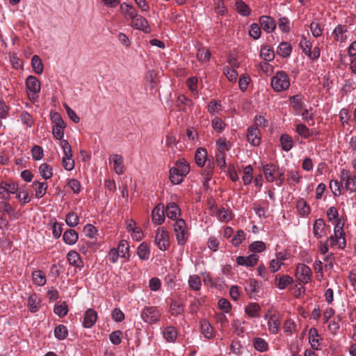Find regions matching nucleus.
<instances>
[{
	"mask_svg": "<svg viewBox=\"0 0 356 356\" xmlns=\"http://www.w3.org/2000/svg\"><path fill=\"white\" fill-rule=\"evenodd\" d=\"M66 224L70 227H74L79 224V216L74 212L69 213L65 218Z\"/></svg>",
	"mask_w": 356,
	"mask_h": 356,
	"instance_id": "55",
	"label": "nucleus"
},
{
	"mask_svg": "<svg viewBox=\"0 0 356 356\" xmlns=\"http://www.w3.org/2000/svg\"><path fill=\"white\" fill-rule=\"evenodd\" d=\"M261 26L257 23H252L250 26L249 35L250 37L254 38V40H257L261 36Z\"/></svg>",
	"mask_w": 356,
	"mask_h": 356,
	"instance_id": "57",
	"label": "nucleus"
},
{
	"mask_svg": "<svg viewBox=\"0 0 356 356\" xmlns=\"http://www.w3.org/2000/svg\"><path fill=\"white\" fill-rule=\"evenodd\" d=\"M154 242L162 251L166 250L170 245L168 232L163 227H159L155 234Z\"/></svg>",
	"mask_w": 356,
	"mask_h": 356,
	"instance_id": "5",
	"label": "nucleus"
},
{
	"mask_svg": "<svg viewBox=\"0 0 356 356\" xmlns=\"http://www.w3.org/2000/svg\"><path fill=\"white\" fill-rule=\"evenodd\" d=\"M97 312L92 308L88 309L83 314V327L86 328L92 327L97 321Z\"/></svg>",
	"mask_w": 356,
	"mask_h": 356,
	"instance_id": "15",
	"label": "nucleus"
},
{
	"mask_svg": "<svg viewBox=\"0 0 356 356\" xmlns=\"http://www.w3.org/2000/svg\"><path fill=\"white\" fill-rule=\"evenodd\" d=\"M347 31L346 26L338 25L333 31L332 34L334 39L337 41L343 42L346 40L344 33Z\"/></svg>",
	"mask_w": 356,
	"mask_h": 356,
	"instance_id": "36",
	"label": "nucleus"
},
{
	"mask_svg": "<svg viewBox=\"0 0 356 356\" xmlns=\"http://www.w3.org/2000/svg\"><path fill=\"white\" fill-rule=\"evenodd\" d=\"M18 191V185L15 182L1 181L0 184V196L3 200H8L11 194Z\"/></svg>",
	"mask_w": 356,
	"mask_h": 356,
	"instance_id": "8",
	"label": "nucleus"
},
{
	"mask_svg": "<svg viewBox=\"0 0 356 356\" xmlns=\"http://www.w3.org/2000/svg\"><path fill=\"white\" fill-rule=\"evenodd\" d=\"M129 244L126 241H121L116 249L121 257L129 256Z\"/></svg>",
	"mask_w": 356,
	"mask_h": 356,
	"instance_id": "59",
	"label": "nucleus"
},
{
	"mask_svg": "<svg viewBox=\"0 0 356 356\" xmlns=\"http://www.w3.org/2000/svg\"><path fill=\"white\" fill-rule=\"evenodd\" d=\"M149 248L145 243H142L138 248L137 254L142 260H147L149 257Z\"/></svg>",
	"mask_w": 356,
	"mask_h": 356,
	"instance_id": "43",
	"label": "nucleus"
},
{
	"mask_svg": "<svg viewBox=\"0 0 356 356\" xmlns=\"http://www.w3.org/2000/svg\"><path fill=\"white\" fill-rule=\"evenodd\" d=\"M65 127H66L65 124H64L63 125L59 124V125H54L53 126L52 131H53L54 137L56 139L59 140L60 142L61 141V140H64L63 139L64 129Z\"/></svg>",
	"mask_w": 356,
	"mask_h": 356,
	"instance_id": "52",
	"label": "nucleus"
},
{
	"mask_svg": "<svg viewBox=\"0 0 356 356\" xmlns=\"http://www.w3.org/2000/svg\"><path fill=\"white\" fill-rule=\"evenodd\" d=\"M108 161L110 163L113 164V170L116 174L120 175L124 173L125 167L124 165V160L122 155L118 154H113L110 155Z\"/></svg>",
	"mask_w": 356,
	"mask_h": 356,
	"instance_id": "12",
	"label": "nucleus"
},
{
	"mask_svg": "<svg viewBox=\"0 0 356 356\" xmlns=\"http://www.w3.org/2000/svg\"><path fill=\"white\" fill-rule=\"evenodd\" d=\"M341 181L331 180L330 182V188L334 196L337 197L341 194Z\"/></svg>",
	"mask_w": 356,
	"mask_h": 356,
	"instance_id": "53",
	"label": "nucleus"
},
{
	"mask_svg": "<svg viewBox=\"0 0 356 356\" xmlns=\"http://www.w3.org/2000/svg\"><path fill=\"white\" fill-rule=\"evenodd\" d=\"M131 26L134 29L142 31L145 33L150 32V27L148 24L147 20L140 15H138L134 21L131 22Z\"/></svg>",
	"mask_w": 356,
	"mask_h": 356,
	"instance_id": "18",
	"label": "nucleus"
},
{
	"mask_svg": "<svg viewBox=\"0 0 356 356\" xmlns=\"http://www.w3.org/2000/svg\"><path fill=\"white\" fill-rule=\"evenodd\" d=\"M223 73L231 82H235L238 77V72L236 70L225 66L223 68Z\"/></svg>",
	"mask_w": 356,
	"mask_h": 356,
	"instance_id": "56",
	"label": "nucleus"
},
{
	"mask_svg": "<svg viewBox=\"0 0 356 356\" xmlns=\"http://www.w3.org/2000/svg\"><path fill=\"white\" fill-rule=\"evenodd\" d=\"M252 172L253 168L250 165H248L244 168L242 180L245 185H248L251 183L252 179Z\"/></svg>",
	"mask_w": 356,
	"mask_h": 356,
	"instance_id": "49",
	"label": "nucleus"
},
{
	"mask_svg": "<svg viewBox=\"0 0 356 356\" xmlns=\"http://www.w3.org/2000/svg\"><path fill=\"white\" fill-rule=\"evenodd\" d=\"M247 138L248 142L254 145L257 146L261 142L260 131L257 127L252 126L248 129Z\"/></svg>",
	"mask_w": 356,
	"mask_h": 356,
	"instance_id": "16",
	"label": "nucleus"
},
{
	"mask_svg": "<svg viewBox=\"0 0 356 356\" xmlns=\"http://www.w3.org/2000/svg\"><path fill=\"white\" fill-rule=\"evenodd\" d=\"M270 85L275 92L286 90L290 86V79L284 71H277L271 79Z\"/></svg>",
	"mask_w": 356,
	"mask_h": 356,
	"instance_id": "2",
	"label": "nucleus"
},
{
	"mask_svg": "<svg viewBox=\"0 0 356 356\" xmlns=\"http://www.w3.org/2000/svg\"><path fill=\"white\" fill-rule=\"evenodd\" d=\"M265 249L266 244L263 241H254L249 245V250L252 252H261Z\"/></svg>",
	"mask_w": 356,
	"mask_h": 356,
	"instance_id": "60",
	"label": "nucleus"
},
{
	"mask_svg": "<svg viewBox=\"0 0 356 356\" xmlns=\"http://www.w3.org/2000/svg\"><path fill=\"white\" fill-rule=\"evenodd\" d=\"M120 10L127 19L131 22L139 15L136 8L131 4L123 3L120 5Z\"/></svg>",
	"mask_w": 356,
	"mask_h": 356,
	"instance_id": "19",
	"label": "nucleus"
},
{
	"mask_svg": "<svg viewBox=\"0 0 356 356\" xmlns=\"http://www.w3.org/2000/svg\"><path fill=\"white\" fill-rule=\"evenodd\" d=\"M260 56L266 61H271L275 58V54L269 47H264L261 49Z\"/></svg>",
	"mask_w": 356,
	"mask_h": 356,
	"instance_id": "47",
	"label": "nucleus"
},
{
	"mask_svg": "<svg viewBox=\"0 0 356 356\" xmlns=\"http://www.w3.org/2000/svg\"><path fill=\"white\" fill-rule=\"evenodd\" d=\"M54 313L60 318L65 316L68 312V307L65 302L56 304L54 308Z\"/></svg>",
	"mask_w": 356,
	"mask_h": 356,
	"instance_id": "40",
	"label": "nucleus"
},
{
	"mask_svg": "<svg viewBox=\"0 0 356 356\" xmlns=\"http://www.w3.org/2000/svg\"><path fill=\"white\" fill-rule=\"evenodd\" d=\"M252 344L255 350L259 352H265L268 349V344L266 341L260 337L254 338Z\"/></svg>",
	"mask_w": 356,
	"mask_h": 356,
	"instance_id": "38",
	"label": "nucleus"
},
{
	"mask_svg": "<svg viewBox=\"0 0 356 356\" xmlns=\"http://www.w3.org/2000/svg\"><path fill=\"white\" fill-rule=\"evenodd\" d=\"M291 45L287 42H282L277 49V54L282 58H287L291 55Z\"/></svg>",
	"mask_w": 356,
	"mask_h": 356,
	"instance_id": "29",
	"label": "nucleus"
},
{
	"mask_svg": "<svg viewBox=\"0 0 356 356\" xmlns=\"http://www.w3.org/2000/svg\"><path fill=\"white\" fill-rule=\"evenodd\" d=\"M207 152L204 148L200 147L196 150L195 160L199 167H203L207 161Z\"/></svg>",
	"mask_w": 356,
	"mask_h": 356,
	"instance_id": "31",
	"label": "nucleus"
},
{
	"mask_svg": "<svg viewBox=\"0 0 356 356\" xmlns=\"http://www.w3.org/2000/svg\"><path fill=\"white\" fill-rule=\"evenodd\" d=\"M184 311L183 305L177 301L173 300L170 304V312L172 316H178L181 314Z\"/></svg>",
	"mask_w": 356,
	"mask_h": 356,
	"instance_id": "48",
	"label": "nucleus"
},
{
	"mask_svg": "<svg viewBox=\"0 0 356 356\" xmlns=\"http://www.w3.org/2000/svg\"><path fill=\"white\" fill-rule=\"evenodd\" d=\"M33 282L38 286H44L46 284V277L41 270H34L32 273Z\"/></svg>",
	"mask_w": 356,
	"mask_h": 356,
	"instance_id": "41",
	"label": "nucleus"
},
{
	"mask_svg": "<svg viewBox=\"0 0 356 356\" xmlns=\"http://www.w3.org/2000/svg\"><path fill=\"white\" fill-rule=\"evenodd\" d=\"M174 231L178 244L181 245H184L189 235L185 220L182 218L177 219L174 224Z\"/></svg>",
	"mask_w": 356,
	"mask_h": 356,
	"instance_id": "4",
	"label": "nucleus"
},
{
	"mask_svg": "<svg viewBox=\"0 0 356 356\" xmlns=\"http://www.w3.org/2000/svg\"><path fill=\"white\" fill-rule=\"evenodd\" d=\"M296 208L298 209V213L302 216H307L310 212L309 206L303 199H300L297 202Z\"/></svg>",
	"mask_w": 356,
	"mask_h": 356,
	"instance_id": "44",
	"label": "nucleus"
},
{
	"mask_svg": "<svg viewBox=\"0 0 356 356\" xmlns=\"http://www.w3.org/2000/svg\"><path fill=\"white\" fill-rule=\"evenodd\" d=\"M296 275L300 282L308 283L311 280L312 270L307 265L299 264L296 267Z\"/></svg>",
	"mask_w": 356,
	"mask_h": 356,
	"instance_id": "11",
	"label": "nucleus"
},
{
	"mask_svg": "<svg viewBox=\"0 0 356 356\" xmlns=\"http://www.w3.org/2000/svg\"><path fill=\"white\" fill-rule=\"evenodd\" d=\"M344 231H334V235L330 236L327 238V242H330V245L334 246L338 245L339 249H344L346 245V238Z\"/></svg>",
	"mask_w": 356,
	"mask_h": 356,
	"instance_id": "9",
	"label": "nucleus"
},
{
	"mask_svg": "<svg viewBox=\"0 0 356 356\" xmlns=\"http://www.w3.org/2000/svg\"><path fill=\"white\" fill-rule=\"evenodd\" d=\"M200 330L204 337L208 339L214 337L213 328L211 324L205 319L200 321Z\"/></svg>",
	"mask_w": 356,
	"mask_h": 356,
	"instance_id": "25",
	"label": "nucleus"
},
{
	"mask_svg": "<svg viewBox=\"0 0 356 356\" xmlns=\"http://www.w3.org/2000/svg\"><path fill=\"white\" fill-rule=\"evenodd\" d=\"M67 259L70 265L80 269L83 267V262L77 252L73 250L70 251L67 254Z\"/></svg>",
	"mask_w": 356,
	"mask_h": 356,
	"instance_id": "24",
	"label": "nucleus"
},
{
	"mask_svg": "<svg viewBox=\"0 0 356 356\" xmlns=\"http://www.w3.org/2000/svg\"><path fill=\"white\" fill-rule=\"evenodd\" d=\"M39 172L44 179H48L52 177V168L47 163H42L39 167Z\"/></svg>",
	"mask_w": 356,
	"mask_h": 356,
	"instance_id": "46",
	"label": "nucleus"
},
{
	"mask_svg": "<svg viewBox=\"0 0 356 356\" xmlns=\"http://www.w3.org/2000/svg\"><path fill=\"white\" fill-rule=\"evenodd\" d=\"M26 86L27 90L31 92V94L29 95V99L35 101L41 89L40 82L35 76L29 75L26 80Z\"/></svg>",
	"mask_w": 356,
	"mask_h": 356,
	"instance_id": "7",
	"label": "nucleus"
},
{
	"mask_svg": "<svg viewBox=\"0 0 356 356\" xmlns=\"http://www.w3.org/2000/svg\"><path fill=\"white\" fill-rule=\"evenodd\" d=\"M261 28L267 33H272L276 28L275 21L270 16L262 15L259 17Z\"/></svg>",
	"mask_w": 356,
	"mask_h": 356,
	"instance_id": "14",
	"label": "nucleus"
},
{
	"mask_svg": "<svg viewBox=\"0 0 356 356\" xmlns=\"http://www.w3.org/2000/svg\"><path fill=\"white\" fill-rule=\"evenodd\" d=\"M188 285L194 291H199L201 288V280L197 275H191L188 279Z\"/></svg>",
	"mask_w": 356,
	"mask_h": 356,
	"instance_id": "50",
	"label": "nucleus"
},
{
	"mask_svg": "<svg viewBox=\"0 0 356 356\" xmlns=\"http://www.w3.org/2000/svg\"><path fill=\"white\" fill-rule=\"evenodd\" d=\"M78 233L74 229H68L63 234V239L68 245L74 244L78 240Z\"/></svg>",
	"mask_w": 356,
	"mask_h": 356,
	"instance_id": "30",
	"label": "nucleus"
},
{
	"mask_svg": "<svg viewBox=\"0 0 356 356\" xmlns=\"http://www.w3.org/2000/svg\"><path fill=\"white\" fill-rule=\"evenodd\" d=\"M234 8L235 10L242 16L247 17L251 13L250 7L242 0H236Z\"/></svg>",
	"mask_w": 356,
	"mask_h": 356,
	"instance_id": "28",
	"label": "nucleus"
},
{
	"mask_svg": "<svg viewBox=\"0 0 356 356\" xmlns=\"http://www.w3.org/2000/svg\"><path fill=\"white\" fill-rule=\"evenodd\" d=\"M163 338L168 342H174L177 337V332L175 327L168 326L163 332Z\"/></svg>",
	"mask_w": 356,
	"mask_h": 356,
	"instance_id": "33",
	"label": "nucleus"
},
{
	"mask_svg": "<svg viewBox=\"0 0 356 356\" xmlns=\"http://www.w3.org/2000/svg\"><path fill=\"white\" fill-rule=\"evenodd\" d=\"M196 56L198 60L205 63L210 60L211 52L207 48L202 47L197 49Z\"/></svg>",
	"mask_w": 356,
	"mask_h": 356,
	"instance_id": "45",
	"label": "nucleus"
},
{
	"mask_svg": "<svg viewBox=\"0 0 356 356\" xmlns=\"http://www.w3.org/2000/svg\"><path fill=\"white\" fill-rule=\"evenodd\" d=\"M340 179L344 188L350 193L356 192V175L352 176L349 170H341Z\"/></svg>",
	"mask_w": 356,
	"mask_h": 356,
	"instance_id": "6",
	"label": "nucleus"
},
{
	"mask_svg": "<svg viewBox=\"0 0 356 356\" xmlns=\"http://www.w3.org/2000/svg\"><path fill=\"white\" fill-rule=\"evenodd\" d=\"M318 337V334L316 329L311 328L309 332V340L311 346L316 349H318L319 345Z\"/></svg>",
	"mask_w": 356,
	"mask_h": 356,
	"instance_id": "54",
	"label": "nucleus"
},
{
	"mask_svg": "<svg viewBox=\"0 0 356 356\" xmlns=\"http://www.w3.org/2000/svg\"><path fill=\"white\" fill-rule=\"evenodd\" d=\"M213 214L218 218L221 222H228L232 219L231 211L224 207L218 208L216 206H213L211 208Z\"/></svg>",
	"mask_w": 356,
	"mask_h": 356,
	"instance_id": "13",
	"label": "nucleus"
},
{
	"mask_svg": "<svg viewBox=\"0 0 356 356\" xmlns=\"http://www.w3.org/2000/svg\"><path fill=\"white\" fill-rule=\"evenodd\" d=\"M289 102L293 106L294 109L300 111L302 108V100L300 95H293L289 97Z\"/></svg>",
	"mask_w": 356,
	"mask_h": 356,
	"instance_id": "58",
	"label": "nucleus"
},
{
	"mask_svg": "<svg viewBox=\"0 0 356 356\" xmlns=\"http://www.w3.org/2000/svg\"><path fill=\"white\" fill-rule=\"evenodd\" d=\"M192 105L191 99L186 98L184 95H180L178 97L177 100V106L181 111H185L186 107H189Z\"/></svg>",
	"mask_w": 356,
	"mask_h": 356,
	"instance_id": "51",
	"label": "nucleus"
},
{
	"mask_svg": "<svg viewBox=\"0 0 356 356\" xmlns=\"http://www.w3.org/2000/svg\"><path fill=\"white\" fill-rule=\"evenodd\" d=\"M161 314L160 311L154 306L145 307L140 313L142 320L148 324H154L159 321Z\"/></svg>",
	"mask_w": 356,
	"mask_h": 356,
	"instance_id": "3",
	"label": "nucleus"
},
{
	"mask_svg": "<svg viewBox=\"0 0 356 356\" xmlns=\"http://www.w3.org/2000/svg\"><path fill=\"white\" fill-rule=\"evenodd\" d=\"M259 259V256L255 254H250L248 257L239 256L236 258V262L240 266L252 267L256 265Z\"/></svg>",
	"mask_w": 356,
	"mask_h": 356,
	"instance_id": "20",
	"label": "nucleus"
},
{
	"mask_svg": "<svg viewBox=\"0 0 356 356\" xmlns=\"http://www.w3.org/2000/svg\"><path fill=\"white\" fill-rule=\"evenodd\" d=\"M296 132L302 138H307L310 136V130L303 124H298L296 126Z\"/></svg>",
	"mask_w": 356,
	"mask_h": 356,
	"instance_id": "61",
	"label": "nucleus"
},
{
	"mask_svg": "<svg viewBox=\"0 0 356 356\" xmlns=\"http://www.w3.org/2000/svg\"><path fill=\"white\" fill-rule=\"evenodd\" d=\"M189 172L190 165L188 163L185 159H179L176 161L175 166L170 169V180L175 185L179 184Z\"/></svg>",
	"mask_w": 356,
	"mask_h": 356,
	"instance_id": "1",
	"label": "nucleus"
},
{
	"mask_svg": "<svg viewBox=\"0 0 356 356\" xmlns=\"http://www.w3.org/2000/svg\"><path fill=\"white\" fill-rule=\"evenodd\" d=\"M20 119L22 122L28 127H31L34 122L32 115L27 111H22L21 113Z\"/></svg>",
	"mask_w": 356,
	"mask_h": 356,
	"instance_id": "64",
	"label": "nucleus"
},
{
	"mask_svg": "<svg viewBox=\"0 0 356 356\" xmlns=\"http://www.w3.org/2000/svg\"><path fill=\"white\" fill-rule=\"evenodd\" d=\"M280 144L282 149L285 152L290 151L293 145L291 137L288 134H282L280 136Z\"/></svg>",
	"mask_w": 356,
	"mask_h": 356,
	"instance_id": "35",
	"label": "nucleus"
},
{
	"mask_svg": "<svg viewBox=\"0 0 356 356\" xmlns=\"http://www.w3.org/2000/svg\"><path fill=\"white\" fill-rule=\"evenodd\" d=\"M300 47L302 51L305 53V54L307 56L308 54L310 55V51L312 47V43L307 40L305 36H302L301 40L300 42Z\"/></svg>",
	"mask_w": 356,
	"mask_h": 356,
	"instance_id": "63",
	"label": "nucleus"
},
{
	"mask_svg": "<svg viewBox=\"0 0 356 356\" xmlns=\"http://www.w3.org/2000/svg\"><path fill=\"white\" fill-rule=\"evenodd\" d=\"M281 325V317L278 313L270 315L268 321V330L271 334H275L280 331Z\"/></svg>",
	"mask_w": 356,
	"mask_h": 356,
	"instance_id": "17",
	"label": "nucleus"
},
{
	"mask_svg": "<svg viewBox=\"0 0 356 356\" xmlns=\"http://www.w3.org/2000/svg\"><path fill=\"white\" fill-rule=\"evenodd\" d=\"M278 170L274 164H266L263 167V171L268 182H273L275 179V172Z\"/></svg>",
	"mask_w": 356,
	"mask_h": 356,
	"instance_id": "27",
	"label": "nucleus"
},
{
	"mask_svg": "<svg viewBox=\"0 0 356 356\" xmlns=\"http://www.w3.org/2000/svg\"><path fill=\"white\" fill-rule=\"evenodd\" d=\"M33 187L35 191V195L38 198L42 197L47 191V184L46 182L33 181Z\"/></svg>",
	"mask_w": 356,
	"mask_h": 356,
	"instance_id": "34",
	"label": "nucleus"
},
{
	"mask_svg": "<svg viewBox=\"0 0 356 356\" xmlns=\"http://www.w3.org/2000/svg\"><path fill=\"white\" fill-rule=\"evenodd\" d=\"M31 66L35 73L41 74L43 72V64L38 55H34L31 59Z\"/></svg>",
	"mask_w": 356,
	"mask_h": 356,
	"instance_id": "39",
	"label": "nucleus"
},
{
	"mask_svg": "<svg viewBox=\"0 0 356 356\" xmlns=\"http://www.w3.org/2000/svg\"><path fill=\"white\" fill-rule=\"evenodd\" d=\"M165 211L167 217L172 220H177V217L181 215V210L175 202L168 203L165 207Z\"/></svg>",
	"mask_w": 356,
	"mask_h": 356,
	"instance_id": "23",
	"label": "nucleus"
},
{
	"mask_svg": "<svg viewBox=\"0 0 356 356\" xmlns=\"http://www.w3.org/2000/svg\"><path fill=\"white\" fill-rule=\"evenodd\" d=\"M261 307L256 302H250L245 307V312L250 318L260 316Z\"/></svg>",
	"mask_w": 356,
	"mask_h": 356,
	"instance_id": "26",
	"label": "nucleus"
},
{
	"mask_svg": "<svg viewBox=\"0 0 356 356\" xmlns=\"http://www.w3.org/2000/svg\"><path fill=\"white\" fill-rule=\"evenodd\" d=\"M217 152L219 153H225V151H229L231 149V144L227 142L224 138H218L216 142Z\"/></svg>",
	"mask_w": 356,
	"mask_h": 356,
	"instance_id": "42",
	"label": "nucleus"
},
{
	"mask_svg": "<svg viewBox=\"0 0 356 356\" xmlns=\"http://www.w3.org/2000/svg\"><path fill=\"white\" fill-rule=\"evenodd\" d=\"M313 234L316 238H321L325 234V223L323 219L318 218L314 221Z\"/></svg>",
	"mask_w": 356,
	"mask_h": 356,
	"instance_id": "21",
	"label": "nucleus"
},
{
	"mask_svg": "<svg viewBox=\"0 0 356 356\" xmlns=\"http://www.w3.org/2000/svg\"><path fill=\"white\" fill-rule=\"evenodd\" d=\"M225 153H216V163L221 170L225 171L226 169Z\"/></svg>",
	"mask_w": 356,
	"mask_h": 356,
	"instance_id": "62",
	"label": "nucleus"
},
{
	"mask_svg": "<svg viewBox=\"0 0 356 356\" xmlns=\"http://www.w3.org/2000/svg\"><path fill=\"white\" fill-rule=\"evenodd\" d=\"M165 207L159 203L155 206L152 211V221L156 225H160L165 221Z\"/></svg>",
	"mask_w": 356,
	"mask_h": 356,
	"instance_id": "10",
	"label": "nucleus"
},
{
	"mask_svg": "<svg viewBox=\"0 0 356 356\" xmlns=\"http://www.w3.org/2000/svg\"><path fill=\"white\" fill-rule=\"evenodd\" d=\"M54 337L60 340H64L67 338L68 335V330L67 327L64 325H58L54 328Z\"/></svg>",
	"mask_w": 356,
	"mask_h": 356,
	"instance_id": "37",
	"label": "nucleus"
},
{
	"mask_svg": "<svg viewBox=\"0 0 356 356\" xmlns=\"http://www.w3.org/2000/svg\"><path fill=\"white\" fill-rule=\"evenodd\" d=\"M293 278L289 275H277L275 277V284L280 289H284L288 285L291 284Z\"/></svg>",
	"mask_w": 356,
	"mask_h": 356,
	"instance_id": "32",
	"label": "nucleus"
},
{
	"mask_svg": "<svg viewBox=\"0 0 356 356\" xmlns=\"http://www.w3.org/2000/svg\"><path fill=\"white\" fill-rule=\"evenodd\" d=\"M40 298L37 294L33 293L29 297L26 302V307L31 312L35 313L39 311L40 308Z\"/></svg>",
	"mask_w": 356,
	"mask_h": 356,
	"instance_id": "22",
	"label": "nucleus"
}]
</instances>
